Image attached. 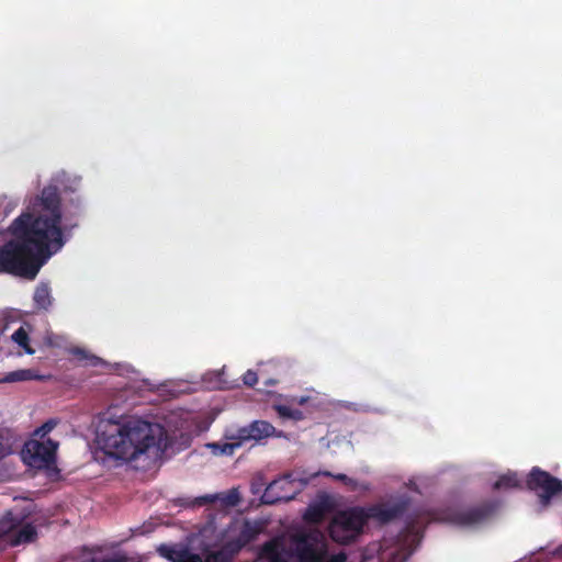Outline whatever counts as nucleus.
<instances>
[{
	"instance_id": "f257e3e1",
	"label": "nucleus",
	"mask_w": 562,
	"mask_h": 562,
	"mask_svg": "<svg viewBox=\"0 0 562 562\" xmlns=\"http://www.w3.org/2000/svg\"><path fill=\"white\" fill-rule=\"evenodd\" d=\"M61 199L56 186H46L27 210L12 221V239L0 246V273L34 280L46 260L65 244Z\"/></svg>"
},
{
	"instance_id": "f03ea898",
	"label": "nucleus",
	"mask_w": 562,
	"mask_h": 562,
	"mask_svg": "<svg viewBox=\"0 0 562 562\" xmlns=\"http://www.w3.org/2000/svg\"><path fill=\"white\" fill-rule=\"evenodd\" d=\"M97 442L106 456L122 461L136 460L157 446L151 425L143 420L103 422Z\"/></svg>"
},
{
	"instance_id": "7ed1b4c3",
	"label": "nucleus",
	"mask_w": 562,
	"mask_h": 562,
	"mask_svg": "<svg viewBox=\"0 0 562 562\" xmlns=\"http://www.w3.org/2000/svg\"><path fill=\"white\" fill-rule=\"evenodd\" d=\"M367 522L364 507L357 506L340 510L330 521L329 536L335 542L348 544L362 533Z\"/></svg>"
},
{
	"instance_id": "20e7f679",
	"label": "nucleus",
	"mask_w": 562,
	"mask_h": 562,
	"mask_svg": "<svg viewBox=\"0 0 562 562\" xmlns=\"http://www.w3.org/2000/svg\"><path fill=\"white\" fill-rule=\"evenodd\" d=\"M497 506L495 501H484L474 506L448 508L442 519L459 527H473L488 519Z\"/></svg>"
},
{
	"instance_id": "39448f33",
	"label": "nucleus",
	"mask_w": 562,
	"mask_h": 562,
	"mask_svg": "<svg viewBox=\"0 0 562 562\" xmlns=\"http://www.w3.org/2000/svg\"><path fill=\"white\" fill-rule=\"evenodd\" d=\"M58 442L47 438L46 440L32 439L22 450L25 463L35 469H48L56 461Z\"/></svg>"
},
{
	"instance_id": "423d86ee",
	"label": "nucleus",
	"mask_w": 562,
	"mask_h": 562,
	"mask_svg": "<svg viewBox=\"0 0 562 562\" xmlns=\"http://www.w3.org/2000/svg\"><path fill=\"white\" fill-rule=\"evenodd\" d=\"M293 541L299 562H323L326 551L323 535L319 531L300 533Z\"/></svg>"
},
{
	"instance_id": "0eeeda50",
	"label": "nucleus",
	"mask_w": 562,
	"mask_h": 562,
	"mask_svg": "<svg viewBox=\"0 0 562 562\" xmlns=\"http://www.w3.org/2000/svg\"><path fill=\"white\" fill-rule=\"evenodd\" d=\"M527 486L539 492L543 504H548L553 496L562 493V481L538 467L532 468L528 474Z\"/></svg>"
},
{
	"instance_id": "6e6552de",
	"label": "nucleus",
	"mask_w": 562,
	"mask_h": 562,
	"mask_svg": "<svg viewBox=\"0 0 562 562\" xmlns=\"http://www.w3.org/2000/svg\"><path fill=\"white\" fill-rule=\"evenodd\" d=\"M409 501L401 499L393 504H375L364 507V514L369 519H374L381 524L390 522L402 517L408 509Z\"/></svg>"
},
{
	"instance_id": "1a4fd4ad",
	"label": "nucleus",
	"mask_w": 562,
	"mask_h": 562,
	"mask_svg": "<svg viewBox=\"0 0 562 562\" xmlns=\"http://www.w3.org/2000/svg\"><path fill=\"white\" fill-rule=\"evenodd\" d=\"M290 475L272 481L265 490L261 496V503L267 505H273L279 502H289L293 499L297 491H288L289 486L292 485V481L289 480Z\"/></svg>"
},
{
	"instance_id": "9d476101",
	"label": "nucleus",
	"mask_w": 562,
	"mask_h": 562,
	"mask_svg": "<svg viewBox=\"0 0 562 562\" xmlns=\"http://www.w3.org/2000/svg\"><path fill=\"white\" fill-rule=\"evenodd\" d=\"M260 529L257 526L249 521H245L238 535L235 538L226 541L225 544L227 546V549L231 550V552H234L237 555L243 548H245L257 538Z\"/></svg>"
},
{
	"instance_id": "9b49d317",
	"label": "nucleus",
	"mask_w": 562,
	"mask_h": 562,
	"mask_svg": "<svg viewBox=\"0 0 562 562\" xmlns=\"http://www.w3.org/2000/svg\"><path fill=\"white\" fill-rule=\"evenodd\" d=\"M216 499H220L222 505H224L225 507H235L240 503L241 496L238 488L233 487L229 491L222 494L204 495L196 497L193 501V506H204L214 503Z\"/></svg>"
},
{
	"instance_id": "f8f14e48",
	"label": "nucleus",
	"mask_w": 562,
	"mask_h": 562,
	"mask_svg": "<svg viewBox=\"0 0 562 562\" xmlns=\"http://www.w3.org/2000/svg\"><path fill=\"white\" fill-rule=\"evenodd\" d=\"M258 559L265 562H286L284 546L277 539L269 540L261 546Z\"/></svg>"
},
{
	"instance_id": "ddd939ff",
	"label": "nucleus",
	"mask_w": 562,
	"mask_h": 562,
	"mask_svg": "<svg viewBox=\"0 0 562 562\" xmlns=\"http://www.w3.org/2000/svg\"><path fill=\"white\" fill-rule=\"evenodd\" d=\"M37 538V530L32 524H25L14 529L8 543L11 547H18L20 544L31 543Z\"/></svg>"
},
{
	"instance_id": "4468645a",
	"label": "nucleus",
	"mask_w": 562,
	"mask_h": 562,
	"mask_svg": "<svg viewBox=\"0 0 562 562\" xmlns=\"http://www.w3.org/2000/svg\"><path fill=\"white\" fill-rule=\"evenodd\" d=\"M252 440H261L268 437H282V431H277L272 424L266 420H255L249 424Z\"/></svg>"
},
{
	"instance_id": "2eb2a0df",
	"label": "nucleus",
	"mask_w": 562,
	"mask_h": 562,
	"mask_svg": "<svg viewBox=\"0 0 562 562\" xmlns=\"http://www.w3.org/2000/svg\"><path fill=\"white\" fill-rule=\"evenodd\" d=\"M41 376L32 369H19L5 373L1 379L0 383H15L23 381L40 380Z\"/></svg>"
},
{
	"instance_id": "dca6fc26",
	"label": "nucleus",
	"mask_w": 562,
	"mask_h": 562,
	"mask_svg": "<svg viewBox=\"0 0 562 562\" xmlns=\"http://www.w3.org/2000/svg\"><path fill=\"white\" fill-rule=\"evenodd\" d=\"M34 304L38 310H47L52 305L50 289L47 284H40L33 295Z\"/></svg>"
},
{
	"instance_id": "f3484780",
	"label": "nucleus",
	"mask_w": 562,
	"mask_h": 562,
	"mask_svg": "<svg viewBox=\"0 0 562 562\" xmlns=\"http://www.w3.org/2000/svg\"><path fill=\"white\" fill-rule=\"evenodd\" d=\"M20 524V519L15 518L12 513H7L0 518V539L5 538L8 541Z\"/></svg>"
},
{
	"instance_id": "a211bd4d",
	"label": "nucleus",
	"mask_w": 562,
	"mask_h": 562,
	"mask_svg": "<svg viewBox=\"0 0 562 562\" xmlns=\"http://www.w3.org/2000/svg\"><path fill=\"white\" fill-rule=\"evenodd\" d=\"M235 553L231 552L229 549H227V546L224 543L221 549L216 551H209L205 553L204 562H233V559L235 558Z\"/></svg>"
},
{
	"instance_id": "6ab92c4d",
	"label": "nucleus",
	"mask_w": 562,
	"mask_h": 562,
	"mask_svg": "<svg viewBox=\"0 0 562 562\" xmlns=\"http://www.w3.org/2000/svg\"><path fill=\"white\" fill-rule=\"evenodd\" d=\"M273 408L276 409V412L278 413V415L281 418L293 419V420H302L304 418V414L302 411L292 408L288 405L277 404L273 406Z\"/></svg>"
},
{
	"instance_id": "aec40b11",
	"label": "nucleus",
	"mask_w": 562,
	"mask_h": 562,
	"mask_svg": "<svg viewBox=\"0 0 562 562\" xmlns=\"http://www.w3.org/2000/svg\"><path fill=\"white\" fill-rule=\"evenodd\" d=\"M12 340L20 347H22L26 353L33 355L35 352L34 349L29 344L30 337L27 331L23 327L18 328L13 333Z\"/></svg>"
},
{
	"instance_id": "412c9836",
	"label": "nucleus",
	"mask_w": 562,
	"mask_h": 562,
	"mask_svg": "<svg viewBox=\"0 0 562 562\" xmlns=\"http://www.w3.org/2000/svg\"><path fill=\"white\" fill-rule=\"evenodd\" d=\"M210 448L212 449L214 454L232 456L238 448H240V443L234 442L233 440L231 442L225 443L214 442L210 445Z\"/></svg>"
},
{
	"instance_id": "4be33fe9",
	"label": "nucleus",
	"mask_w": 562,
	"mask_h": 562,
	"mask_svg": "<svg viewBox=\"0 0 562 562\" xmlns=\"http://www.w3.org/2000/svg\"><path fill=\"white\" fill-rule=\"evenodd\" d=\"M519 486V480L516 473H506L501 475L497 481L494 483L493 487L495 490L502 488H514Z\"/></svg>"
},
{
	"instance_id": "5701e85b",
	"label": "nucleus",
	"mask_w": 562,
	"mask_h": 562,
	"mask_svg": "<svg viewBox=\"0 0 562 562\" xmlns=\"http://www.w3.org/2000/svg\"><path fill=\"white\" fill-rule=\"evenodd\" d=\"M183 546L181 547H173L168 544H161L158 548V552L161 557L165 559L171 561V562H178L179 555L183 552Z\"/></svg>"
},
{
	"instance_id": "b1692460",
	"label": "nucleus",
	"mask_w": 562,
	"mask_h": 562,
	"mask_svg": "<svg viewBox=\"0 0 562 562\" xmlns=\"http://www.w3.org/2000/svg\"><path fill=\"white\" fill-rule=\"evenodd\" d=\"M323 517H324V510L321 506H310L304 514V519L307 522H314V524L321 522Z\"/></svg>"
},
{
	"instance_id": "393cba45",
	"label": "nucleus",
	"mask_w": 562,
	"mask_h": 562,
	"mask_svg": "<svg viewBox=\"0 0 562 562\" xmlns=\"http://www.w3.org/2000/svg\"><path fill=\"white\" fill-rule=\"evenodd\" d=\"M227 438L229 440H233L234 442H239L240 446L245 441L252 440L251 432L249 430V425L246 426V427H241V428L237 429L235 435L228 436Z\"/></svg>"
},
{
	"instance_id": "a878e982",
	"label": "nucleus",
	"mask_w": 562,
	"mask_h": 562,
	"mask_svg": "<svg viewBox=\"0 0 562 562\" xmlns=\"http://www.w3.org/2000/svg\"><path fill=\"white\" fill-rule=\"evenodd\" d=\"M56 420L49 419L46 423H44L40 428H37L34 435L40 438L38 440H46V436L56 427Z\"/></svg>"
},
{
	"instance_id": "bb28decb",
	"label": "nucleus",
	"mask_w": 562,
	"mask_h": 562,
	"mask_svg": "<svg viewBox=\"0 0 562 562\" xmlns=\"http://www.w3.org/2000/svg\"><path fill=\"white\" fill-rule=\"evenodd\" d=\"M178 562H204L203 558L192 552L189 548H183L182 554L179 555Z\"/></svg>"
},
{
	"instance_id": "cd10ccee",
	"label": "nucleus",
	"mask_w": 562,
	"mask_h": 562,
	"mask_svg": "<svg viewBox=\"0 0 562 562\" xmlns=\"http://www.w3.org/2000/svg\"><path fill=\"white\" fill-rule=\"evenodd\" d=\"M243 382L245 385L249 387L255 386L258 382L257 373L252 370H247L243 375Z\"/></svg>"
},
{
	"instance_id": "c85d7f7f",
	"label": "nucleus",
	"mask_w": 562,
	"mask_h": 562,
	"mask_svg": "<svg viewBox=\"0 0 562 562\" xmlns=\"http://www.w3.org/2000/svg\"><path fill=\"white\" fill-rule=\"evenodd\" d=\"M10 453V445L8 438H5L0 431V459Z\"/></svg>"
},
{
	"instance_id": "c756f323",
	"label": "nucleus",
	"mask_w": 562,
	"mask_h": 562,
	"mask_svg": "<svg viewBox=\"0 0 562 562\" xmlns=\"http://www.w3.org/2000/svg\"><path fill=\"white\" fill-rule=\"evenodd\" d=\"M71 205L74 207V211L70 212L71 216L79 215L81 212V200L78 195L71 199Z\"/></svg>"
},
{
	"instance_id": "7c9ffc66",
	"label": "nucleus",
	"mask_w": 562,
	"mask_h": 562,
	"mask_svg": "<svg viewBox=\"0 0 562 562\" xmlns=\"http://www.w3.org/2000/svg\"><path fill=\"white\" fill-rule=\"evenodd\" d=\"M347 559L345 553H338L330 557L327 562H345Z\"/></svg>"
},
{
	"instance_id": "2f4dec72",
	"label": "nucleus",
	"mask_w": 562,
	"mask_h": 562,
	"mask_svg": "<svg viewBox=\"0 0 562 562\" xmlns=\"http://www.w3.org/2000/svg\"><path fill=\"white\" fill-rule=\"evenodd\" d=\"M335 479L342 482L349 481V477L342 473L335 475Z\"/></svg>"
},
{
	"instance_id": "473e14b6",
	"label": "nucleus",
	"mask_w": 562,
	"mask_h": 562,
	"mask_svg": "<svg viewBox=\"0 0 562 562\" xmlns=\"http://www.w3.org/2000/svg\"><path fill=\"white\" fill-rule=\"evenodd\" d=\"M100 562H126L124 559H103Z\"/></svg>"
},
{
	"instance_id": "72a5a7b5",
	"label": "nucleus",
	"mask_w": 562,
	"mask_h": 562,
	"mask_svg": "<svg viewBox=\"0 0 562 562\" xmlns=\"http://www.w3.org/2000/svg\"><path fill=\"white\" fill-rule=\"evenodd\" d=\"M554 554L558 555L562 560V546L557 548V550L554 551Z\"/></svg>"
},
{
	"instance_id": "f704fd0d",
	"label": "nucleus",
	"mask_w": 562,
	"mask_h": 562,
	"mask_svg": "<svg viewBox=\"0 0 562 562\" xmlns=\"http://www.w3.org/2000/svg\"><path fill=\"white\" fill-rule=\"evenodd\" d=\"M305 402H306V398H305V397H301V398L299 400V402H297V403L302 405V404H304Z\"/></svg>"
}]
</instances>
